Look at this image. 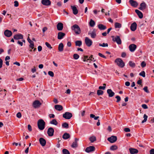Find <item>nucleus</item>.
<instances>
[{
    "label": "nucleus",
    "mask_w": 154,
    "mask_h": 154,
    "mask_svg": "<svg viewBox=\"0 0 154 154\" xmlns=\"http://www.w3.org/2000/svg\"><path fill=\"white\" fill-rule=\"evenodd\" d=\"M17 43L20 45L21 46H22L23 45V42L19 40L17 41Z\"/></svg>",
    "instance_id": "nucleus-57"
},
{
    "label": "nucleus",
    "mask_w": 154,
    "mask_h": 154,
    "mask_svg": "<svg viewBox=\"0 0 154 154\" xmlns=\"http://www.w3.org/2000/svg\"><path fill=\"white\" fill-rule=\"evenodd\" d=\"M135 12L137 14L139 17L140 18H142L143 17V15L142 13L137 9H136L135 10Z\"/></svg>",
    "instance_id": "nucleus-26"
},
{
    "label": "nucleus",
    "mask_w": 154,
    "mask_h": 154,
    "mask_svg": "<svg viewBox=\"0 0 154 154\" xmlns=\"http://www.w3.org/2000/svg\"><path fill=\"white\" fill-rule=\"evenodd\" d=\"M70 137V135L68 133H65L63 135L62 137L64 139H67Z\"/></svg>",
    "instance_id": "nucleus-30"
},
{
    "label": "nucleus",
    "mask_w": 154,
    "mask_h": 154,
    "mask_svg": "<svg viewBox=\"0 0 154 154\" xmlns=\"http://www.w3.org/2000/svg\"><path fill=\"white\" fill-rule=\"evenodd\" d=\"M85 42L86 45L88 47H90L92 43V42L88 37H86L85 39Z\"/></svg>",
    "instance_id": "nucleus-8"
},
{
    "label": "nucleus",
    "mask_w": 154,
    "mask_h": 154,
    "mask_svg": "<svg viewBox=\"0 0 154 154\" xmlns=\"http://www.w3.org/2000/svg\"><path fill=\"white\" fill-rule=\"evenodd\" d=\"M99 89L100 90L101 89L104 90L105 89V86H99Z\"/></svg>",
    "instance_id": "nucleus-61"
},
{
    "label": "nucleus",
    "mask_w": 154,
    "mask_h": 154,
    "mask_svg": "<svg viewBox=\"0 0 154 154\" xmlns=\"http://www.w3.org/2000/svg\"><path fill=\"white\" fill-rule=\"evenodd\" d=\"M17 117L19 118H20L21 117V114L20 112H18L16 115Z\"/></svg>",
    "instance_id": "nucleus-53"
},
{
    "label": "nucleus",
    "mask_w": 154,
    "mask_h": 154,
    "mask_svg": "<svg viewBox=\"0 0 154 154\" xmlns=\"http://www.w3.org/2000/svg\"><path fill=\"white\" fill-rule=\"evenodd\" d=\"M115 62L117 63V65L119 67L122 68L125 66V63L123 60L120 58H118L115 60Z\"/></svg>",
    "instance_id": "nucleus-3"
},
{
    "label": "nucleus",
    "mask_w": 154,
    "mask_h": 154,
    "mask_svg": "<svg viewBox=\"0 0 154 154\" xmlns=\"http://www.w3.org/2000/svg\"><path fill=\"white\" fill-rule=\"evenodd\" d=\"M89 25L92 27H93L95 25V23L94 21L92 19H91L89 22Z\"/></svg>",
    "instance_id": "nucleus-36"
},
{
    "label": "nucleus",
    "mask_w": 154,
    "mask_h": 154,
    "mask_svg": "<svg viewBox=\"0 0 154 154\" xmlns=\"http://www.w3.org/2000/svg\"><path fill=\"white\" fill-rule=\"evenodd\" d=\"M62 152L63 154H70L69 152V151L65 149H63Z\"/></svg>",
    "instance_id": "nucleus-39"
},
{
    "label": "nucleus",
    "mask_w": 154,
    "mask_h": 154,
    "mask_svg": "<svg viewBox=\"0 0 154 154\" xmlns=\"http://www.w3.org/2000/svg\"><path fill=\"white\" fill-rule=\"evenodd\" d=\"M48 73L51 77H53L54 76V73L53 72L51 71H48Z\"/></svg>",
    "instance_id": "nucleus-46"
},
{
    "label": "nucleus",
    "mask_w": 154,
    "mask_h": 154,
    "mask_svg": "<svg viewBox=\"0 0 154 154\" xmlns=\"http://www.w3.org/2000/svg\"><path fill=\"white\" fill-rule=\"evenodd\" d=\"M129 2L131 5L134 7H136L138 5L137 2L133 0H130Z\"/></svg>",
    "instance_id": "nucleus-15"
},
{
    "label": "nucleus",
    "mask_w": 154,
    "mask_h": 154,
    "mask_svg": "<svg viewBox=\"0 0 154 154\" xmlns=\"http://www.w3.org/2000/svg\"><path fill=\"white\" fill-rule=\"evenodd\" d=\"M50 123L51 124L57 125L58 124V122L55 119H53L50 122Z\"/></svg>",
    "instance_id": "nucleus-33"
},
{
    "label": "nucleus",
    "mask_w": 154,
    "mask_h": 154,
    "mask_svg": "<svg viewBox=\"0 0 154 154\" xmlns=\"http://www.w3.org/2000/svg\"><path fill=\"white\" fill-rule=\"evenodd\" d=\"M89 140L91 143H93L96 140V137L94 136H91L90 137Z\"/></svg>",
    "instance_id": "nucleus-32"
},
{
    "label": "nucleus",
    "mask_w": 154,
    "mask_h": 154,
    "mask_svg": "<svg viewBox=\"0 0 154 154\" xmlns=\"http://www.w3.org/2000/svg\"><path fill=\"white\" fill-rule=\"evenodd\" d=\"M146 7V4L145 2H143L141 3L140 5V7H139V9L142 10L145 9Z\"/></svg>",
    "instance_id": "nucleus-16"
},
{
    "label": "nucleus",
    "mask_w": 154,
    "mask_h": 154,
    "mask_svg": "<svg viewBox=\"0 0 154 154\" xmlns=\"http://www.w3.org/2000/svg\"><path fill=\"white\" fill-rule=\"evenodd\" d=\"M129 150L130 151V153L131 154H137L138 152V150L136 149L133 148H129Z\"/></svg>",
    "instance_id": "nucleus-22"
},
{
    "label": "nucleus",
    "mask_w": 154,
    "mask_h": 154,
    "mask_svg": "<svg viewBox=\"0 0 154 154\" xmlns=\"http://www.w3.org/2000/svg\"><path fill=\"white\" fill-rule=\"evenodd\" d=\"M29 47L32 49H33L34 48V43H31L30 44V45H29Z\"/></svg>",
    "instance_id": "nucleus-55"
},
{
    "label": "nucleus",
    "mask_w": 154,
    "mask_h": 154,
    "mask_svg": "<svg viewBox=\"0 0 154 154\" xmlns=\"http://www.w3.org/2000/svg\"><path fill=\"white\" fill-rule=\"evenodd\" d=\"M146 63L144 61H143L141 64V66L142 67H144L146 66Z\"/></svg>",
    "instance_id": "nucleus-52"
},
{
    "label": "nucleus",
    "mask_w": 154,
    "mask_h": 154,
    "mask_svg": "<svg viewBox=\"0 0 154 154\" xmlns=\"http://www.w3.org/2000/svg\"><path fill=\"white\" fill-rule=\"evenodd\" d=\"M41 103L38 100H35L33 103V106L35 108H37L40 106L41 105Z\"/></svg>",
    "instance_id": "nucleus-7"
},
{
    "label": "nucleus",
    "mask_w": 154,
    "mask_h": 154,
    "mask_svg": "<svg viewBox=\"0 0 154 154\" xmlns=\"http://www.w3.org/2000/svg\"><path fill=\"white\" fill-rule=\"evenodd\" d=\"M124 131L126 132H129L130 131V129L128 128H126L124 129Z\"/></svg>",
    "instance_id": "nucleus-56"
},
{
    "label": "nucleus",
    "mask_w": 154,
    "mask_h": 154,
    "mask_svg": "<svg viewBox=\"0 0 154 154\" xmlns=\"http://www.w3.org/2000/svg\"><path fill=\"white\" fill-rule=\"evenodd\" d=\"M14 38L15 40L23 39V36L22 35L20 34H16L14 35Z\"/></svg>",
    "instance_id": "nucleus-14"
},
{
    "label": "nucleus",
    "mask_w": 154,
    "mask_h": 154,
    "mask_svg": "<svg viewBox=\"0 0 154 154\" xmlns=\"http://www.w3.org/2000/svg\"><path fill=\"white\" fill-rule=\"evenodd\" d=\"M14 6L15 7H17L19 5V3H18V2L17 1H15L14 2Z\"/></svg>",
    "instance_id": "nucleus-50"
},
{
    "label": "nucleus",
    "mask_w": 154,
    "mask_h": 154,
    "mask_svg": "<svg viewBox=\"0 0 154 154\" xmlns=\"http://www.w3.org/2000/svg\"><path fill=\"white\" fill-rule=\"evenodd\" d=\"M75 44L76 46L80 47L82 45V42L81 41H77L75 42Z\"/></svg>",
    "instance_id": "nucleus-35"
},
{
    "label": "nucleus",
    "mask_w": 154,
    "mask_h": 154,
    "mask_svg": "<svg viewBox=\"0 0 154 154\" xmlns=\"http://www.w3.org/2000/svg\"><path fill=\"white\" fill-rule=\"evenodd\" d=\"M129 64L131 67L134 68L135 66V64L132 61H130L129 62Z\"/></svg>",
    "instance_id": "nucleus-34"
},
{
    "label": "nucleus",
    "mask_w": 154,
    "mask_h": 154,
    "mask_svg": "<svg viewBox=\"0 0 154 154\" xmlns=\"http://www.w3.org/2000/svg\"><path fill=\"white\" fill-rule=\"evenodd\" d=\"M73 57L74 59L77 60L79 58V56L78 54H74Z\"/></svg>",
    "instance_id": "nucleus-44"
},
{
    "label": "nucleus",
    "mask_w": 154,
    "mask_h": 154,
    "mask_svg": "<svg viewBox=\"0 0 154 154\" xmlns=\"http://www.w3.org/2000/svg\"><path fill=\"white\" fill-rule=\"evenodd\" d=\"M88 35H90L91 38H94L96 36V31L95 29H94L92 31H89L88 32Z\"/></svg>",
    "instance_id": "nucleus-6"
},
{
    "label": "nucleus",
    "mask_w": 154,
    "mask_h": 154,
    "mask_svg": "<svg viewBox=\"0 0 154 154\" xmlns=\"http://www.w3.org/2000/svg\"><path fill=\"white\" fill-rule=\"evenodd\" d=\"M107 92L109 97H112L115 95V93L111 89H108L107 91Z\"/></svg>",
    "instance_id": "nucleus-20"
},
{
    "label": "nucleus",
    "mask_w": 154,
    "mask_h": 154,
    "mask_svg": "<svg viewBox=\"0 0 154 154\" xmlns=\"http://www.w3.org/2000/svg\"><path fill=\"white\" fill-rule=\"evenodd\" d=\"M136 48V45L134 44H131L129 46V50L131 52L134 51Z\"/></svg>",
    "instance_id": "nucleus-12"
},
{
    "label": "nucleus",
    "mask_w": 154,
    "mask_h": 154,
    "mask_svg": "<svg viewBox=\"0 0 154 154\" xmlns=\"http://www.w3.org/2000/svg\"><path fill=\"white\" fill-rule=\"evenodd\" d=\"M103 92L102 90H98L97 91V94L98 95L100 96V95H102L103 94Z\"/></svg>",
    "instance_id": "nucleus-41"
},
{
    "label": "nucleus",
    "mask_w": 154,
    "mask_h": 154,
    "mask_svg": "<svg viewBox=\"0 0 154 154\" xmlns=\"http://www.w3.org/2000/svg\"><path fill=\"white\" fill-rule=\"evenodd\" d=\"M3 64V61L2 59L0 58V69L2 67Z\"/></svg>",
    "instance_id": "nucleus-59"
},
{
    "label": "nucleus",
    "mask_w": 154,
    "mask_h": 154,
    "mask_svg": "<svg viewBox=\"0 0 154 154\" xmlns=\"http://www.w3.org/2000/svg\"><path fill=\"white\" fill-rule=\"evenodd\" d=\"M115 98L117 99V100L116 101V102H119L121 100V98L119 96H117Z\"/></svg>",
    "instance_id": "nucleus-48"
},
{
    "label": "nucleus",
    "mask_w": 154,
    "mask_h": 154,
    "mask_svg": "<svg viewBox=\"0 0 154 154\" xmlns=\"http://www.w3.org/2000/svg\"><path fill=\"white\" fill-rule=\"evenodd\" d=\"M62 127L63 128H69V125L67 123L64 122L62 124Z\"/></svg>",
    "instance_id": "nucleus-37"
},
{
    "label": "nucleus",
    "mask_w": 154,
    "mask_h": 154,
    "mask_svg": "<svg viewBox=\"0 0 154 154\" xmlns=\"http://www.w3.org/2000/svg\"><path fill=\"white\" fill-rule=\"evenodd\" d=\"M71 29L76 35L79 34L81 32L80 28L77 24H75L72 26Z\"/></svg>",
    "instance_id": "nucleus-2"
},
{
    "label": "nucleus",
    "mask_w": 154,
    "mask_h": 154,
    "mask_svg": "<svg viewBox=\"0 0 154 154\" xmlns=\"http://www.w3.org/2000/svg\"><path fill=\"white\" fill-rule=\"evenodd\" d=\"M139 75L144 77H145V73L144 71H142L139 73Z\"/></svg>",
    "instance_id": "nucleus-45"
},
{
    "label": "nucleus",
    "mask_w": 154,
    "mask_h": 154,
    "mask_svg": "<svg viewBox=\"0 0 154 154\" xmlns=\"http://www.w3.org/2000/svg\"><path fill=\"white\" fill-rule=\"evenodd\" d=\"M150 154H154V149H152L149 151Z\"/></svg>",
    "instance_id": "nucleus-60"
},
{
    "label": "nucleus",
    "mask_w": 154,
    "mask_h": 154,
    "mask_svg": "<svg viewBox=\"0 0 154 154\" xmlns=\"http://www.w3.org/2000/svg\"><path fill=\"white\" fill-rule=\"evenodd\" d=\"M57 29L59 31L62 30L63 28V24L61 23H58L57 26Z\"/></svg>",
    "instance_id": "nucleus-23"
},
{
    "label": "nucleus",
    "mask_w": 154,
    "mask_h": 154,
    "mask_svg": "<svg viewBox=\"0 0 154 154\" xmlns=\"http://www.w3.org/2000/svg\"><path fill=\"white\" fill-rule=\"evenodd\" d=\"M71 7L72 9L73 14L75 15L77 14L78 13V10L76 7L75 6H71Z\"/></svg>",
    "instance_id": "nucleus-24"
},
{
    "label": "nucleus",
    "mask_w": 154,
    "mask_h": 154,
    "mask_svg": "<svg viewBox=\"0 0 154 154\" xmlns=\"http://www.w3.org/2000/svg\"><path fill=\"white\" fill-rule=\"evenodd\" d=\"M90 117L91 118H94V119L95 120L99 118V116H95L93 114H91Z\"/></svg>",
    "instance_id": "nucleus-40"
},
{
    "label": "nucleus",
    "mask_w": 154,
    "mask_h": 154,
    "mask_svg": "<svg viewBox=\"0 0 154 154\" xmlns=\"http://www.w3.org/2000/svg\"><path fill=\"white\" fill-rule=\"evenodd\" d=\"M42 47L41 46H39L38 47V51H40L42 50Z\"/></svg>",
    "instance_id": "nucleus-64"
},
{
    "label": "nucleus",
    "mask_w": 154,
    "mask_h": 154,
    "mask_svg": "<svg viewBox=\"0 0 154 154\" xmlns=\"http://www.w3.org/2000/svg\"><path fill=\"white\" fill-rule=\"evenodd\" d=\"M98 27L100 30H104L106 29V26H105L101 24H98Z\"/></svg>",
    "instance_id": "nucleus-27"
},
{
    "label": "nucleus",
    "mask_w": 154,
    "mask_h": 154,
    "mask_svg": "<svg viewBox=\"0 0 154 154\" xmlns=\"http://www.w3.org/2000/svg\"><path fill=\"white\" fill-rule=\"evenodd\" d=\"M142 107L145 109H147L148 108L147 105L146 104H143L142 105Z\"/></svg>",
    "instance_id": "nucleus-51"
},
{
    "label": "nucleus",
    "mask_w": 154,
    "mask_h": 154,
    "mask_svg": "<svg viewBox=\"0 0 154 154\" xmlns=\"http://www.w3.org/2000/svg\"><path fill=\"white\" fill-rule=\"evenodd\" d=\"M112 40L113 42H116L119 45L122 44V41L120 37L119 36H116L115 37L114 36H112Z\"/></svg>",
    "instance_id": "nucleus-4"
},
{
    "label": "nucleus",
    "mask_w": 154,
    "mask_h": 154,
    "mask_svg": "<svg viewBox=\"0 0 154 154\" xmlns=\"http://www.w3.org/2000/svg\"><path fill=\"white\" fill-rule=\"evenodd\" d=\"M147 116L146 114H144L143 116V118H144V119L142 121V123H143L146 122L147 120Z\"/></svg>",
    "instance_id": "nucleus-42"
},
{
    "label": "nucleus",
    "mask_w": 154,
    "mask_h": 154,
    "mask_svg": "<svg viewBox=\"0 0 154 154\" xmlns=\"http://www.w3.org/2000/svg\"><path fill=\"white\" fill-rule=\"evenodd\" d=\"M143 90L145 92L147 93H148L149 92V91L148 90V87L147 86L143 88Z\"/></svg>",
    "instance_id": "nucleus-49"
},
{
    "label": "nucleus",
    "mask_w": 154,
    "mask_h": 154,
    "mask_svg": "<svg viewBox=\"0 0 154 154\" xmlns=\"http://www.w3.org/2000/svg\"><path fill=\"white\" fill-rule=\"evenodd\" d=\"M115 27L116 28H120L122 27V24L119 23H116L115 24Z\"/></svg>",
    "instance_id": "nucleus-31"
},
{
    "label": "nucleus",
    "mask_w": 154,
    "mask_h": 154,
    "mask_svg": "<svg viewBox=\"0 0 154 154\" xmlns=\"http://www.w3.org/2000/svg\"><path fill=\"white\" fill-rule=\"evenodd\" d=\"M99 46L103 47H107L108 46V44L107 43H103L102 44L99 43Z\"/></svg>",
    "instance_id": "nucleus-43"
},
{
    "label": "nucleus",
    "mask_w": 154,
    "mask_h": 154,
    "mask_svg": "<svg viewBox=\"0 0 154 154\" xmlns=\"http://www.w3.org/2000/svg\"><path fill=\"white\" fill-rule=\"evenodd\" d=\"M55 109L59 111L62 110L63 109V106L59 105H56L54 106Z\"/></svg>",
    "instance_id": "nucleus-25"
},
{
    "label": "nucleus",
    "mask_w": 154,
    "mask_h": 154,
    "mask_svg": "<svg viewBox=\"0 0 154 154\" xmlns=\"http://www.w3.org/2000/svg\"><path fill=\"white\" fill-rule=\"evenodd\" d=\"M117 140V137L114 136H112L107 139V140L111 143L115 142Z\"/></svg>",
    "instance_id": "nucleus-9"
},
{
    "label": "nucleus",
    "mask_w": 154,
    "mask_h": 154,
    "mask_svg": "<svg viewBox=\"0 0 154 154\" xmlns=\"http://www.w3.org/2000/svg\"><path fill=\"white\" fill-rule=\"evenodd\" d=\"M137 24L135 22H134L131 25L130 28L131 30L133 31L136 30L137 28Z\"/></svg>",
    "instance_id": "nucleus-21"
},
{
    "label": "nucleus",
    "mask_w": 154,
    "mask_h": 154,
    "mask_svg": "<svg viewBox=\"0 0 154 154\" xmlns=\"http://www.w3.org/2000/svg\"><path fill=\"white\" fill-rule=\"evenodd\" d=\"M28 128L29 131H32V127L30 125H28Z\"/></svg>",
    "instance_id": "nucleus-58"
},
{
    "label": "nucleus",
    "mask_w": 154,
    "mask_h": 154,
    "mask_svg": "<svg viewBox=\"0 0 154 154\" xmlns=\"http://www.w3.org/2000/svg\"><path fill=\"white\" fill-rule=\"evenodd\" d=\"M39 141L40 144L43 146L45 145L46 144V140L43 138H40L39 139Z\"/></svg>",
    "instance_id": "nucleus-17"
},
{
    "label": "nucleus",
    "mask_w": 154,
    "mask_h": 154,
    "mask_svg": "<svg viewBox=\"0 0 154 154\" xmlns=\"http://www.w3.org/2000/svg\"><path fill=\"white\" fill-rule=\"evenodd\" d=\"M72 113L68 112H65L63 115V118L66 119H69L72 117Z\"/></svg>",
    "instance_id": "nucleus-5"
},
{
    "label": "nucleus",
    "mask_w": 154,
    "mask_h": 154,
    "mask_svg": "<svg viewBox=\"0 0 154 154\" xmlns=\"http://www.w3.org/2000/svg\"><path fill=\"white\" fill-rule=\"evenodd\" d=\"M126 56V54L125 52H122V54L121 56L122 57H125Z\"/></svg>",
    "instance_id": "nucleus-62"
},
{
    "label": "nucleus",
    "mask_w": 154,
    "mask_h": 154,
    "mask_svg": "<svg viewBox=\"0 0 154 154\" xmlns=\"http://www.w3.org/2000/svg\"><path fill=\"white\" fill-rule=\"evenodd\" d=\"M42 3L43 5L48 6L51 5V2L49 0H42Z\"/></svg>",
    "instance_id": "nucleus-19"
},
{
    "label": "nucleus",
    "mask_w": 154,
    "mask_h": 154,
    "mask_svg": "<svg viewBox=\"0 0 154 154\" xmlns=\"http://www.w3.org/2000/svg\"><path fill=\"white\" fill-rule=\"evenodd\" d=\"M63 47L64 46L63 44L62 43H60L58 45V49L59 51H63Z\"/></svg>",
    "instance_id": "nucleus-29"
},
{
    "label": "nucleus",
    "mask_w": 154,
    "mask_h": 154,
    "mask_svg": "<svg viewBox=\"0 0 154 154\" xmlns=\"http://www.w3.org/2000/svg\"><path fill=\"white\" fill-rule=\"evenodd\" d=\"M45 44L48 48L50 49L52 48V47L51 46V45L48 42H46L45 43Z\"/></svg>",
    "instance_id": "nucleus-47"
},
{
    "label": "nucleus",
    "mask_w": 154,
    "mask_h": 154,
    "mask_svg": "<svg viewBox=\"0 0 154 154\" xmlns=\"http://www.w3.org/2000/svg\"><path fill=\"white\" fill-rule=\"evenodd\" d=\"M95 150V148L93 146H90L87 147L85 149V151L87 152H91L94 151Z\"/></svg>",
    "instance_id": "nucleus-11"
},
{
    "label": "nucleus",
    "mask_w": 154,
    "mask_h": 154,
    "mask_svg": "<svg viewBox=\"0 0 154 154\" xmlns=\"http://www.w3.org/2000/svg\"><path fill=\"white\" fill-rule=\"evenodd\" d=\"M54 130L52 127L49 128L48 130L47 133L49 136H52L54 135Z\"/></svg>",
    "instance_id": "nucleus-10"
},
{
    "label": "nucleus",
    "mask_w": 154,
    "mask_h": 154,
    "mask_svg": "<svg viewBox=\"0 0 154 154\" xmlns=\"http://www.w3.org/2000/svg\"><path fill=\"white\" fill-rule=\"evenodd\" d=\"M4 34L7 37H10L12 35L11 31L8 29H6L5 31Z\"/></svg>",
    "instance_id": "nucleus-13"
},
{
    "label": "nucleus",
    "mask_w": 154,
    "mask_h": 154,
    "mask_svg": "<svg viewBox=\"0 0 154 154\" xmlns=\"http://www.w3.org/2000/svg\"><path fill=\"white\" fill-rule=\"evenodd\" d=\"M98 55L100 57H103V58H105V59H106V57L104 55H103V54H102L101 53H98Z\"/></svg>",
    "instance_id": "nucleus-54"
},
{
    "label": "nucleus",
    "mask_w": 154,
    "mask_h": 154,
    "mask_svg": "<svg viewBox=\"0 0 154 154\" xmlns=\"http://www.w3.org/2000/svg\"><path fill=\"white\" fill-rule=\"evenodd\" d=\"M47 30V27H45L42 29L43 32L44 33L45 31Z\"/></svg>",
    "instance_id": "nucleus-63"
},
{
    "label": "nucleus",
    "mask_w": 154,
    "mask_h": 154,
    "mask_svg": "<svg viewBox=\"0 0 154 154\" xmlns=\"http://www.w3.org/2000/svg\"><path fill=\"white\" fill-rule=\"evenodd\" d=\"M65 33L62 32H59L57 34V38L58 39H61L65 36Z\"/></svg>",
    "instance_id": "nucleus-18"
},
{
    "label": "nucleus",
    "mask_w": 154,
    "mask_h": 154,
    "mask_svg": "<svg viewBox=\"0 0 154 154\" xmlns=\"http://www.w3.org/2000/svg\"><path fill=\"white\" fill-rule=\"evenodd\" d=\"M118 148L117 146L115 145L111 146L110 148V150H114L117 149Z\"/></svg>",
    "instance_id": "nucleus-38"
},
{
    "label": "nucleus",
    "mask_w": 154,
    "mask_h": 154,
    "mask_svg": "<svg viewBox=\"0 0 154 154\" xmlns=\"http://www.w3.org/2000/svg\"><path fill=\"white\" fill-rule=\"evenodd\" d=\"M79 139L77 138H75V141L74 142L72 145V147L73 148H75L77 146V141L79 140Z\"/></svg>",
    "instance_id": "nucleus-28"
},
{
    "label": "nucleus",
    "mask_w": 154,
    "mask_h": 154,
    "mask_svg": "<svg viewBox=\"0 0 154 154\" xmlns=\"http://www.w3.org/2000/svg\"><path fill=\"white\" fill-rule=\"evenodd\" d=\"M37 125L38 129L40 130H42L45 128V123L43 119H40L38 121Z\"/></svg>",
    "instance_id": "nucleus-1"
}]
</instances>
